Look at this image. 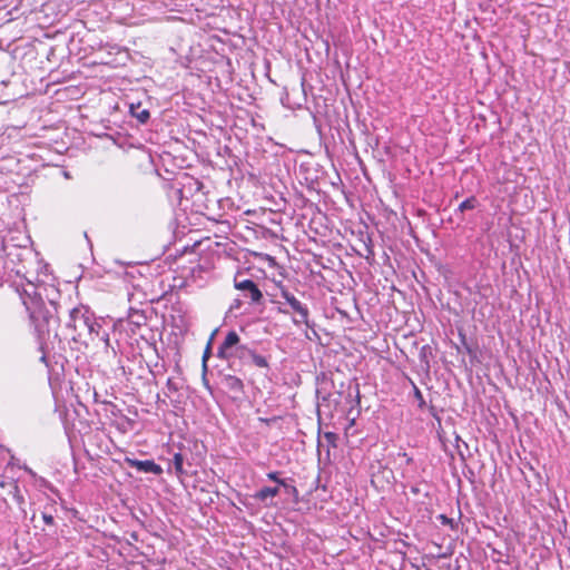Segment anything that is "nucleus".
<instances>
[{"instance_id":"2eb2a0df","label":"nucleus","mask_w":570,"mask_h":570,"mask_svg":"<svg viewBox=\"0 0 570 570\" xmlns=\"http://www.w3.org/2000/svg\"><path fill=\"white\" fill-rule=\"evenodd\" d=\"M216 331L212 334L209 341H208V344L204 351V354H203V367L204 370L207 368V361L208 358L210 357L212 355V342H213V338H214V335H215Z\"/></svg>"},{"instance_id":"aec40b11","label":"nucleus","mask_w":570,"mask_h":570,"mask_svg":"<svg viewBox=\"0 0 570 570\" xmlns=\"http://www.w3.org/2000/svg\"><path fill=\"white\" fill-rule=\"evenodd\" d=\"M414 394H415V397L420 401V404L421 405L424 404L423 395L416 386H414Z\"/></svg>"},{"instance_id":"9b49d317","label":"nucleus","mask_w":570,"mask_h":570,"mask_svg":"<svg viewBox=\"0 0 570 570\" xmlns=\"http://www.w3.org/2000/svg\"><path fill=\"white\" fill-rule=\"evenodd\" d=\"M146 320L147 318L144 315V313L136 311V309H131L128 315V322L136 327H140V326L145 325Z\"/></svg>"},{"instance_id":"f03ea898","label":"nucleus","mask_w":570,"mask_h":570,"mask_svg":"<svg viewBox=\"0 0 570 570\" xmlns=\"http://www.w3.org/2000/svg\"><path fill=\"white\" fill-rule=\"evenodd\" d=\"M253 352L254 350L247 345L240 344V337L235 331H229L223 343L218 346L217 356L226 361L238 358L243 363H249Z\"/></svg>"},{"instance_id":"f8f14e48","label":"nucleus","mask_w":570,"mask_h":570,"mask_svg":"<svg viewBox=\"0 0 570 570\" xmlns=\"http://www.w3.org/2000/svg\"><path fill=\"white\" fill-rule=\"evenodd\" d=\"M249 363L262 368L269 367L267 358L263 355L257 354L255 351L253 352V356H250Z\"/></svg>"},{"instance_id":"39448f33","label":"nucleus","mask_w":570,"mask_h":570,"mask_svg":"<svg viewBox=\"0 0 570 570\" xmlns=\"http://www.w3.org/2000/svg\"><path fill=\"white\" fill-rule=\"evenodd\" d=\"M127 462L131 468H135L140 472L153 473L156 475L163 473V468L159 464H156L153 460L140 461L135 459H127Z\"/></svg>"},{"instance_id":"4468645a","label":"nucleus","mask_w":570,"mask_h":570,"mask_svg":"<svg viewBox=\"0 0 570 570\" xmlns=\"http://www.w3.org/2000/svg\"><path fill=\"white\" fill-rule=\"evenodd\" d=\"M184 456L181 453H175L173 458V465L175 468V471L178 475L184 474Z\"/></svg>"},{"instance_id":"5701e85b","label":"nucleus","mask_w":570,"mask_h":570,"mask_svg":"<svg viewBox=\"0 0 570 570\" xmlns=\"http://www.w3.org/2000/svg\"><path fill=\"white\" fill-rule=\"evenodd\" d=\"M325 438H326L327 440L332 441V440H334V439H335V434L330 432V433H326V434H325Z\"/></svg>"},{"instance_id":"20e7f679","label":"nucleus","mask_w":570,"mask_h":570,"mask_svg":"<svg viewBox=\"0 0 570 570\" xmlns=\"http://www.w3.org/2000/svg\"><path fill=\"white\" fill-rule=\"evenodd\" d=\"M234 286L243 293L244 297L249 298L252 303H259L263 299V293L252 279H239L236 276Z\"/></svg>"},{"instance_id":"4be33fe9","label":"nucleus","mask_w":570,"mask_h":570,"mask_svg":"<svg viewBox=\"0 0 570 570\" xmlns=\"http://www.w3.org/2000/svg\"><path fill=\"white\" fill-rule=\"evenodd\" d=\"M440 519L442 520V523H443V524L451 523V519H449V518H448V517H445L444 514H441V515H440Z\"/></svg>"},{"instance_id":"dca6fc26","label":"nucleus","mask_w":570,"mask_h":570,"mask_svg":"<svg viewBox=\"0 0 570 570\" xmlns=\"http://www.w3.org/2000/svg\"><path fill=\"white\" fill-rule=\"evenodd\" d=\"M166 389L168 390L167 396H170L171 393H176L179 390V383L174 379L169 377L166 382Z\"/></svg>"},{"instance_id":"9d476101","label":"nucleus","mask_w":570,"mask_h":570,"mask_svg":"<svg viewBox=\"0 0 570 570\" xmlns=\"http://www.w3.org/2000/svg\"><path fill=\"white\" fill-rule=\"evenodd\" d=\"M102 328V324L94 315L92 322H89L88 332H86V340L88 338L91 342H95Z\"/></svg>"},{"instance_id":"b1692460","label":"nucleus","mask_w":570,"mask_h":570,"mask_svg":"<svg viewBox=\"0 0 570 570\" xmlns=\"http://www.w3.org/2000/svg\"><path fill=\"white\" fill-rule=\"evenodd\" d=\"M403 456H404V458H406V462H407V463H410V462L412 461V459H411V458H409L406 453H403Z\"/></svg>"},{"instance_id":"1a4fd4ad","label":"nucleus","mask_w":570,"mask_h":570,"mask_svg":"<svg viewBox=\"0 0 570 570\" xmlns=\"http://www.w3.org/2000/svg\"><path fill=\"white\" fill-rule=\"evenodd\" d=\"M130 114L134 118H136L141 124H146L150 117L149 110L146 108H142L140 104H138V105L131 104L130 105Z\"/></svg>"},{"instance_id":"a211bd4d","label":"nucleus","mask_w":570,"mask_h":570,"mask_svg":"<svg viewBox=\"0 0 570 570\" xmlns=\"http://www.w3.org/2000/svg\"><path fill=\"white\" fill-rule=\"evenodd\" d=\"M42 520L48 525H52L55 523L53 517L46 512L42 513Z\"/></svg>"},{"instance_id":"f3484780","label":"nucleus","mask_w":570,"mask_h":570,"mask_svg":"<svg viewBox=\"0 0 570 570\" xmlns=\"http://www.w3.org/2000/svg\"><path fill=\"white\" fill-rule=\"evenodd\" d=\"M96 340L104 342L106 348L110 347L109 333L105 328H102Z\"/></svg>"},{"instance_id":"412c9836","label":"nucleus","mask_w":570,"mask_h":570,"mask_svg":"<svg viewBox=\"0 0 570 570\" xmlns=\"http://www.w3.org/2000/svg\"><path fill=\"white\" fill-rule=\"evenodd\" d=\"M242 305V302H239L238 299H236L235 302L232 303L229 309L233 311V309H237L239 308Z\"/></svg>"},{"instance_id":"ddd939ff","label":"nucleus","mask_w":570,"mask_h":570,"mask_svg":"<svg viewBox=\"0 0 570 570\" xmlns=\"http://www.w3.org/2000/svg\"><path fill=\"white\" fill-rule=\"evenodd\" d=\"M478 205V200L474 196H471L469 198H466L465 200H463L460 205H459V210L460 212H465V210H470V209H474Z\"/></svg>"},{"instance_id":"f257e3e1","label":"nucleus","mask_w":570,"mask_h":570,"mask_svg":"<svg viewBox=\"0 0 570 570\" xmlns=\"http://www.w3.org/2000/svg\"><path fill=\"white\" fill-rule=\"evenodd\" d=\"M94 313L89 307L79 305L69 311L66 330L75 342H86L89 322H92Z\"/></svg>"},{"instance_id":"6e6552de","label":"nucleus","mask_w":570,"mask_h":570,"mask_svg":"<svg viewBox=\"0 0 570 570\" xmlns=\"http://www.w3.org/2000/svg\"><path fill=\"white\" fill-rule=\"evenodd\" d=\"M278 493H279L278 487H274V488L264 487L254 494V498L261 502L266 503L268 499H272V498L278 495Z\"/></svg>"},{"instance_id":"0eeeda50","label":"nucleus","mask_w":570,"mask_h":570,"mask_svg":"<svg viewBox=\"0 0 570 570\" xmlns=\"http://www.w3.org/2000/svg\"><path fill=\"white\" fill-rule=\"evenodd\" d=\"M279 474L281 473L277 472V471H272V472L267 473V478H268V480L274 481L278 485L283 487L287 493L293 494V495H297L298 491H297L296 487L291 485L284 479H281Z\"/></svg>"},{"instance_id":"6ab92c4d","label":"nucleus","mask_w":570,"mask_h":570,"mask_svg":"<svg viewBox=\"0 0 570 570\" xmlns=\"http://www.w3.org/2000/svg\"><path fill=\"white\" fill-rule=\"evenodd\" d=\"M274 304L277 305V312L278 313H282V314H288L289 313V311L283 306L281 301H274Z\"/></svg>"},{"instance_id":"7ed1b4c3","label":"nucleus","mask_w":570,"mask_h":570,"mask_svg":"<svg viewBox=\"0 0 570 570\" xmlns=\"http://www.w3.org/2000/svg\"><path fill=\"white\" fill-rule=\"evenodd\" d=\"M281 297L285 301L286 304H288L292 311L298 315V318H293L294 324H305L308 326V307L301 301H298L294 294H292L289 291L285 288H282Z\"/></svg>"},{"instance_id":"423d86ee","label":"nucleus","mask_w":570,"mask_h":570,"mask_svg":"<svg viewBox=\"0 0 570 570\" xmlns=\"http://www.w3.org/2000/svg\"><path fill=\"white\" fill-rule=\"evenodd\" d=\"M222 383L225 389H227L229 392H233L236 395L244 393V383L243 381L234 375H225L222 379Z\"/></svg>"}]
</instances>
